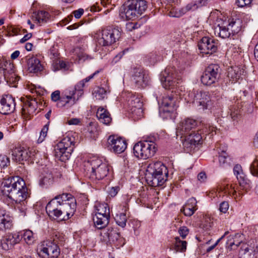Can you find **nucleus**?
<instances>
[{
    "instance_id": "20e7f679",
    "label": "nucleus",
    "mask_w": 258,
    "mask_h": 258,
    "mask_svg": "<svg viewBox=\"0 0 258 258\" xmlns=\"http://www.w3.org/2000/svg\"><path fill=\"white\" fill-rule=\"evenodd\" d=\"M73 136L64 137L54 147V156L55 158L62 162L68 160L73 151V147L76 144Z\"/></svg>"
},
{
    "instance_id": "1a4fd4ad",
    "label": "nucleus",
    "mask_w": 258,
    "mask_h": 258,
    "mask_svg": "<svg viewBox=\"0 0 258 258\" xmlns=\"http://www.w3.org/2000/svg\"><path fill=\"white\" fill-rule=\"evenodd\" d=\"M189 95L191 97H194L192 102L198 109L205 110L212 108L214 101L212 100L209 92L193 90Z\"/></svg>"
},
{
    "instance_id": "6e6d98bb",
    "label": "nucleus",
    "mask_w": 258,
    "mask_h": 258,
    "mask_svg": "<svg viewBox=\"0 0 258 258\" xmlns=\"http://www.w3.org/2000/svg\"><path fill=\"white\" fill-rule=\"evenodd\" d=\"M10 159L5 155H0V166L2 168L7 167L10 165Z\"/></svg>"
},
{
    "instance_id": "774afa93",
    "label": "nucleus",
    "mask_w": 258,
    "mask_h": 258,
    "mask_svg": "<svg viewBox=\"0 0 258 258\" xmlns=\"http://www.w3.org/2000/svg\"><path fill=\"white\" fill-rule=\"evenodd\" d=\"M249 247L251 248V250L253 251L255 255L258 253V240L252 241L249 244Z\"/></svg>"
},
{
    "instance_id": "393cba45",
    "label": "nucleus",
    "mask_w": 258,
    "mask_h": 258,
    "mask_svg": "<svg viewBox=\"0 0 258 258\" xmlns=\"http://www.w3.org/2000/svg\"><path fill=\"white\" fill-rule=\"evenodd\" d=\"M204 135L202 136L200 133H196L195 131H191V133L184 137L183 146L186 148V151L188 152V149H192L196 145L202 143V140Z\"/></svg>"
},
{
    "instance_id": "f257e3e1",
    "label": "nucleus",
    "mask_w": 258,
    "mask_h": 258,
    "mask_svg": "<svg viewBox=\"0 0 258 258\" xmlns=\"http://www.w3.org/2000/svg\"><path fill=\"white\" fill-rule=\"evenodd\" d=\"M3 195L8 197L18 204L17 208L22 216L26 215L25 200L28 196L24 180L19 176L11 177L5 179L1 186Z\"/></svg>"
},
{
    "instance_id": "39448f33",
    "label": "nucleus",
    "mask_w": 258,
    "mask_h": 258,
    "mask_svg": "<svg viewBox=\"0 0 258 258\" xmlns=\"http://www.w3.org/2000/svg\"><path fill=\"white\" fill-rule=\"evenodd\" d=\"M120 32L117 28L107 27L96 34L95 36L97 45L109 46L118 40Z\"/></svg>"
},
{
    "instance_id": "c9c22d12",
    "label": "nucleus",
    "mask_w": 258,
    "mask_h": 258,
    "mask_svg": "<svg viewBox=\"0 0 258 258\" xmlns=\"http://www.w3.org/2000/svg\"><path fill=\"white\" fill-rule=\"evenodd\" d=\"M240 258H254L255 254L249 244H243L239 251Z\"/></svg>"
},
{
    "instance_id": "49530a36",
    "label": "nucleus",
    "mask_w": 258,
    "mask_h": 258,
    "mask_svg": "<svg viewBox=\"0 0 258 258\" xmlns=\"http://www.w3.org/2000/svg\"><path fill=\"white\" fill-rule=\"evenodd\" d=\"M36 102L33 101H28L25 104V108H23V112L25 113V110L27 109V112L29 114H32L34 112L36 109Z\"/></svg>"
},
{
    "instance_id": "09e8293b",
    "label": "nucleus",
    "mask_w": 258,
    "mask_h": 258,
    "mask_svg": "<svg viewBox=\"0 0 258 258\" xmlns=\"http://www.w3.org/2000/svg\"><path fill=\"white\" fill-rule=\"evenodd\" d=\"M160 56H159L156 52H151L146 56L147 59L151 64H155L160 60Z\"/></svg>"
},
{
    "instance_id": "cd10ccee",
    "label": "nucleus",
    "mask_w": 258,
    "mask_h": 258,
    "mask_svg": "<svg viewBox=\"0 0 258 258\" xmlns=\"http://www.w3.org/2000/svg\"><path fill=\"white\" fill-rule=\"evenodd\" d=\"M244 73V70L238 66H232L228 68L227 77L231 84L236 83Z\"/></svg>"
},
{
    "instance_id": "2f4dec72",
    "label": "nucleus",
    "mask_w": 258,
    "mask_h": 258,
    "mask_svg": "<svg viewBox=\"0 0 258 258\" xmlns=\"http://www.w3.org/2000/svg\"><path fill=\"white\" fill-rule=\"evenodd\" d=\"M110 215L95 214L93 217V221L95 226L98 229L105 228L109 223Z\"/></svg>"
},
{
    "instance_id": "bf43d9fd",
    "label": "nucleus",
    "mask_w": 258,
    "mask_h": 258,
    "mask_svg": "<svg viewBox=\"0 0 258 258\" xmlns=\"http://www.w3.org/2000/svg\"><path fill=\"white\" fill-rule=\"evenodd\" d=\"M240 114V110L235 107H232L230 109V116L233 120H236L238 118Z\"/></svg>"
},
{
    "instance_id": "5701e85b",
    "label": "nucleus",
    "mask_w": 258,
    "mask_h": 258,
    "mask_svg": "<svg viewBox=\"0 0 258 258\" xmlns=\"http://www.w3.org/2000/svg\"><path fill=\"white\" fill-rule=\"evenodd\" d=\"M0 70L3 71L5 79L8 82L17 81L14 65L10 61L2 60L0 64Z\"/></svg>"
},
{
    "instance_id": "338daca9",
    "label": "nucleus",
    "mask_w": 258,
    "mask_h": 258,
    "mask_svg": "<svg viewBox=\"0 0 258 258\" xmlns=\"http://www.w3.org/2000/svg\"><path fill=\"white\" fill-rule=\"evenodd\" d=\"M119 190L118 186L111 187L109 188L108 190V195L111 197H114L118 193Z\"/></svg>"
},
{
    "instance_id": "052dcab7",
    "label": "nucleus",
    "mask_w": 258,
    "mask_h": 258,
    "mask_svg": "<svg viewBox=\"0 0 258 258\" xmlns=\"http://www.w3.org/2000/svg\"><path fill=\"white\" fill-rule=\"evenodd\" d=\"M139 27L140 25L136 22H128L126 24V29L128 31H132Z\"/></svg>"
},
{
    "instance_id": "4be33fe9",
    "label": "nucleus",
    "mask_w": 258,
    "mask_h": 258,
    "mask_svg": "<svg viewBox=\"0 0 258 258\" xmlns=\"http://www.w3.org/2000/svg\"><path fill=\"white\" fill-rule=\"evenodd\" d=\"M0 70L3 71L5 79L8 82L17 81L14 65L10 61L2 60L0 64Z\"/></svg>"
},
{
    "instance_id": "ea45409f",
    "label": "nucleus",
    "mask_w": 258,
    "mask_h": 258,
    "mask_svg": "<svg viewBox=\"0 0 258 258\" xmlns=\"http://www.w3.org/2000/svg\"><path fill=\"white\" fill-rule=\"evenodd\" d=\"M22 238L28 244L33 243L35 240L33 232L30 230H24L22 231Z\"/></svg>"
},
{
    "instance_id": "a211bd4d",
    "label": "nucleus",
    "mask_w": 258,
    "mask_h": 258,
    "mask_svg": "<svg viewBox=\"0 0 258 258\" xmlns=\"http://www.w3.org/2000/svg\"><path fill=\"white\" fill-rule=\"evenodd\" d=\"M81 95V86L77 84L75 88L69 91H66L62 93L60 97L58 102H57L56 105L58 107H61L69 103L70 101L73 99V101L75 99H78L79 96Z\"/></svg>"
},
{
    "instance_id": "4468645a",
    "label": "nucleus",
    "mask_w": 258,
    "mask_h": 258,
    "mask_svg": "<svg viewBox=\"0 0 258 258\" xmlns=\"http://www.w3.org/2000/svg\"><path fill=\"white\" fill-rule=\"evenodd\" d=\"M37 151L34 148H15L12 151V159L17 162L22 163L23 161L34 160L37 155Z\"/></svg>"
},
{
    "instance_id": "b1692460",
    "label": "nucleus",
    "mask_w": 258,
    "mask_h": 258,
    "mask_svg": "<svg viewBox=\"0 0 258 258\" xmlns=\"http://www.w3.org/2000/svg\"><path fill=\"white\" fill-rule=\"evenodd\" d=\"M14 98L10 95H6L0 100V112L3 114H8L14 111L15 108Z\"/></svg>"
},
{
    "instance_id": "0eeeda50",
    "label": "nucleus",
    "mask_w": 258,
    "mask_h": 258,
    "mask_svg": "<svg viewBox=\"0 0 258 258\" xmlns=\"http://www.w3.org/2000/svg\"><path fill=\"white\" fill-rule=\"evenodd\" d=\"M156 150V144L149 140L139 142L134 145L133 148L134 155L141 159L152 157L155 154Z\"/></svg>"
},
{
    "instance_id": "dca6fc26",
    "label": "nucleus",
    "mask_w": 258,
    "mask_h": 258,
    "mask_svg": "<svg viewBox=\"0 0 258 258\" xmlns=\"http://www.w3.org/2000/svg\"><path fill=\"white\" fill-rule=\"evenodd\" d=\"M127 147L126 141L115 135L110 136L107 139V148L111 152L116 154L123 152Z\"/></svg>"
},
{
    "instance_id": "423d86ee",
    "label": "nucleus",
    "mask_w": 258,
    "mask_h": 258,
    "mask_svg": "<svg viewBox=\"0 0 258 258\" xmlns=\"http://www.w3.org/2000/svg\"><path fill=\"white\" fill-rule=\"evenodd\" d=\"M147 5L144 0L129 1L123 10V14L125 19L135 20L147 10Z\"/></svg>"
},
{
    "instance_id": "69168bd1",
    "label": "nucleus",
    "mask_w": 258,
    "mask_h": 258,
    "mask_svg": "<svg viewBox=\"0 0 258 258\" xmlns=\"http://www.w3.org/2000/svg\"><path fill=\"white\" fill-rule=\"evenodd\" d=\"M253 0H236V4L239 7H244L250 5Z\"/></svg>"
},
{
    "instance_id": "7ed1b4c3",
    "label": "nucleus",
    "mask_w": 258,
    "mask_h": 258,
    "mask_svg": "<svg viewBox=\"0 0 258 258\" xmlns=\"http://www.w3.org/2000/svg\"><path fill=\"white\" fill-rule=\"evenodd\" d=\"M166 167L161 162H153L148 164L145 178L148 183L152 186H161L167 178Z\"/></svg>"
},
{
    "instance_id": "e2e57ef3",
    "label": "nucleus",
    "mask_w": 258,
    "mask_h": 258,
    "mask_svg": "<svg viewBox=\"0 0 258 258\" xmlns=\"http://www.w3.org/2000/svg\"><path fill=\"white\" fill-rule=\"evenodd\" d=\"M229 205L228 202L223 201L219 205V210L223 213H226L229 209Z\"/></svg>"
},
{
    "instance_id": "6ab92c4d",
    "label": "nucleus",
    "mask_w": 258,
    "mask_h": 258,
    "mask_svg": "<svg viewBox=\"0 0 258 258\" xmlns=\"http://www.w3.org/2000/svg\"><path fill=\"white\" fill-rule=\"evenodd\" d=\"M197 121L192 118H186L179 123L177 130V136H180L181 138H184L191 133L192 130L197 125Z\"/></svg>"
},
{
    "instance_id": "a19ab883",
    "label": "nucleus",
    "mask_w": 258,
    "mask_h": 258,
    "mask_svg": "<svg viewBox=\"0 0 258 258\" xmlns=\"http://www.w3.org/2000/svg\"><path fill=\"white\" fill-rule=\"evenodd\" d=\"M175 249L176 251L183 252L186 249L187 242L185 240H181L178 237L175 238Z\"/></svg>"
},
{
    "instance_id": "c03bdc74",
    "label": "nucleus",
    "mask_w": 258,
    "mask_h": 258,
    "mask_svg": "<svg viewBox=\"0 0 258 258\" xmlns=\"http://www.w3.org/2000/svg\"><path fill=\"white\" fill-rule=\"evenodd\" d=\"M116 224L121 227H124L126 225L127 218L125 213H122L116 214L115 218Z\"/></svg>"
},
{
    "instance_id": "f8f14e48",
    "label": "nucleus",
    "mask_w": 258,
    "mask_h": 258,
    "mask_svg": "<svg viewBox=\"0 0 258 258\" xmlns=\"http://www.w3.org/2000/svg\"><path fill=\"white\" fill-rule=\"evenodd\" d=\"M221 75V70L218 64H211L205 70L201 76V80L203 85L211 86L219 80Z\"/></svg>"
},
{
    "instance_id": "bb28decb",
    "label": "nucleus",
    "mask_w": 258,
    "mask_h": 258,
    "mask_svg": "<svg viewBox=\"0 0 258 258\" xmlns=\"http://www.w3.org/2000/svg\"><path fill=\"white\" fill-rule=\"evenodd\" d=\"M197 201L195 198H189L184 205L180 211L186 216H192L198 209Z\"/></svg>"
},
{
    "instance_id": "473e14b6",
    "label": "nucleus",
    "mask_w": 258,
    "mask_h": 258,
    "mask_svg": "<svg viewBox=\"0 0 258 258\" xmlns=\"http://www.w3.org/2000/svg\"><path fill=\"white\" fill-rule=\"evenodd\" d=\"M12 226L10 217L6 214L4 211H0V229L4 230L9 229Z\"/></svg>"
},
{
    "instance_id": "79ce46f5",
    "label": "nucleus",
    "mask_w": 258,
    "mask_h": 258,
    "mask_svg": "<svg viewBox=\"0 0 258 258\" xmlns=\"http://www.w3.org/2000/svg\"><path fill=\"white\" fill-rule=\"evenodd\" d=\"M218 27V35L222 38H228L231 33L229 27L227 25H219Z\"/></svg>"
},
{
    "instance_id": "a878e982",
    "label": "nucleus",
    "mask_w": 258,
    "mask_h": 258,
    "mask_svg": "<svg viewBox=\"0 0 258 258\" xmlns=\"http://www.w3.org/2000/svg\"><path fill=\"white\" fill-rule=\"evenodd\" d=\"M97 125L95 121H91L84 128L82 134L85 138L95 140L98 138L99 133Z\"/></svg>"
},
{
    "instance_id": "ddd939ff",
    "label": "nucleus",
    "mask_w": 258,
    "mask_h": 258,
    "mask_svg": "<svg viewBox=\"0 0 258 258\" xmlns=\"http://www.w3.org/2000/svg\"><path fill=\"white\" fill-rule=\"evenodd\" d=\"M60 253L59 245L52 240L44 241L40 245L39 254L42 258H58Z\"/></svg>"
},
{
    "instance_id": "e433bc0d",
    "label": "nucleus",
    "mask_w": 258,
    "mask_h": 258,
    "mask_svg": "<svg viewBox=\"0 0 258 258\" xmlns=\"http://www.w3.org/2000/svg\"><path fill=\"white\" fill-rule=\"evenodd\" d=\"M95 214L110 215L109 207L106 203L97 202L95 204Z\"/></svg>"
},
{
    "instance_id": "c756f323",
    "label": "nucleus",
    "mask_w": 258,
    "mask_h": 258,
    "mask_svg": "<svg viewBox=\"0 0 258 258\" xmlns=\"http://www.w3.org/2000/svg\"><path fill=\"white\" fill-rule=\"evenodd\" d=\"M96 116L100 122L106 125L109 124L112 120L110 113L104 107L100 106L98 108Z\"/></svg>"
},
{
    "instance_id": "8fccbe9b",
    "label": "nucleus",
    "mask_w": 258,
    "mask_h": 258,
    "mask_svg": "<svg viewBox=\"0 0 258 258\" xmlns=\"http://www.w3.org/2000/svg\"><path fill=\"white\" fill-rule=\"evenodd\" d=\"M228 156L225 151H223L219 156V162L220 165L222 167H225L228 165L227 158Z\"/></svg>"
},
{
    "instance_id": "603ef678",
    "label": "nucleus",
    "mask_w": 258,
    "mask_h": 258,
    "mask_svg": "<svg viewBox=\"0 0 258 258\" xmlns=\"http://www.w3.org/2000/svg\"><path fill=\"white\" fill-rule=\"evenodd\" d=\"M199 8L196 1L192 2L187 4L186 7L182 9V14L189 11H194Z\"/></svg>"
},
{
    "instance_id": "0e129e2a",
    "label": "nucleus",
    "mask_w": 258,
    "mask_h": 258,
    "mask_svg": "<svg viewBox=\"0 0 258 258\" xmlns=\"http://www.w3.org/2000/svg\"><path fill=\"white\" fill-rule=\"evenodd\" d=\"M178 233L182 239H184L189 233L188 229L185 226L180 227Z\"/></svg>"
},
{
    "instance_id": "9b49d317",
    "label": "nucleus",
    "mask_w": 258,
    "mask_h": 258,
    "mask_svg": "<svg viewBox=\"0 0 258 258\" xmlns=\"http://www.w3.org/2000/svg\"><path fill=\"white\" fill-rule=\"evenodd\" d=\"M60 201V208L64 213L66 219H69L72 216L76 209V200L70 194H62L57 196Z\"/></svg>"
},
{
    "instance_id": "13d9d810",
    "label": "nucleus",
    "mask_w": 258,
    "mask_h": 258,
    "mask_svg": "<svg viewBox=\"0 0 258 258\" xmlns=\"http://www.w3.org/2000/svg\"><path fill=\"white\" fill-rule=\"evenodd\" d=\"M82 203H83V204L85 206V208H84L83 210V213H82V214L84 215L85 213H87V205L89 204L88 196L85 193L82 194Z\"/></svg>"
},
{
    "instance_id": "37998d69",
    "label": "nucleus",
    "mask_w": 258,
    "mask_h": 258,
    "mask_svg": "<svg viewBox=\"0 0 258 258\" xmlns=\"http://www.w3.org/2000/svg\"><path fill=\"white\" fill-rule=\"evenodd\" d=\"M212 221L211 217L208 216H205L202 220L199 227L204 231H207L209 230L212 227Z\"/></svg>"
},
{
    "instance_id": "9d476101",
    "label": "nucleus",
    "mask_w": 258,
    "mask_h": 258,
    "mask_svg": "<svg viewBox=\"0 0 258 258\" xmlns=\"http://www.w3.org/2000/svg\"><path fill=\"white\" fill-rule=\"evenodd\" d=\"M180 80V76L174 67L167 68L162 73L161 82L163 87L166 89L176 87L179 84Z\"/></svg>"
},
{
    "instance_id": "4d7b16f0",
    "label": "nucleus",
    "mask_w": 258,
    "mask_h": 258,
    "mask_svg": "<svg viewBox=\"0 0 258 258\" xmlns=\"http://www.w3.org/2000/svg\"><path fill=\"white\" fill-rule=\"evenodd\" d=\"M66 241V238L64 236L60 233L56 234L53 240L52 241H54L57 244V245L62 244Z\"/></svg>"
},
{
    "instance_id": "f704fd0d",
    "label": "nucleus",
    "mask_w": 258,
    "mask_h": 258,
    "mask_svg": "<svg viewBox=\"0 0 258 258\" xmlns=\"http://www.w3.org/2000/svg\"><path fill=\"white\" fill-rule=\"evenodd\" d=\"M228 27L230 28L231 33L233 35L238 33L241 29L242 22L239 19H232L229 20Z\"/></svg>"
},
{
    "instance_id": "5fc2aeb1",
    "label": "nucleus",
    "mask_w": 258,
    "mask_h": 258,
    "mask_svg": "<svg viewBox=\"0 0 258 258\" xmlns=\"http://www.w3.org/2000/svg\"><path fill=\"white\" fill-rule=\"evenodd\" d=\"M233 172L234 174L236 175L237 179H238V177H239L240 176L243 177V176L245 175L243 173L241 166L239 164H236L235 165L233 168Z\"/></svg>"
},
{
    "instance_id": "412c9836",
    "label": "nucleus",
    "mask_w": 258,
    "mask_h": 258,
    "mask_svg": "<svg viewBox=\"0 0 258 258\" xmlns=\"http://www.w3.org/2000/svg\"><path fill=\"white\" fill-rule=\"evenodd\" d=\"M127 103L128 109L133 114L139 116L143 115V102L139 95H130Z\"/></svg>"
},
{
    "instance_id": "6e6552de",
    "label": "nucleus",
    "mask_w": 258,
    "mask_h": 258,
    "mask_svg": "<svg viewBox=\"0 0 258 258\" xmlns=\"http://www.w3.org/2000/svg\"><path fill=\"white\" fill-rule=\"evenodd\" d=\"M177 107L175 98L169 95L164 96L160 106V116L163 119H173L176 116Z\"/></svg>"
},
{
    "instance_id": "a18cd8bd",
    "label": "nucleus",
    "mask_w": 258,
    "mask_h": 258,
    "mask_svg": "<svg viewBox=\"0 0 258 258\" xmlns=\"http://www.w3.org/2000/svg\"><path fill=\"white\" fill-rule=\"evenodd\" d=\"M8 237L11 239L14 245L19 243L22 239V231L17 232L9 235Z\"/></svg>"
},
{
    "instance_id": "f03ea898",
    "label": "nucleus",
    "mask_w": 258,
    "mask_h": 258,
    "mask_svg": "<svg viewBox=\"0 0 258 258\" xmlns=\"http://www.w3.org/2000/svg\"><path fill=\"white\" fill-rule=\"evenodd\" d=\"M84 176L92 180H101L108 174L110 167L99 159L85 160L82 164Z\"/></svg>"
},
{
    "instance_id": "2eb2a0df",
    "label": "nucleus",
    "mask_w": 258,
    "mask_h": 258,
    "mask_svg": "<svg viewBox=\"0 0 258 258\" xmlns=\"http://www.w3.org/2000/svg\"><path fill=\"white\" fill-rule=\"evenodd\" d=\"M57 196L51 200L46 206V211L48 216L59 221H64L66 216L61 208H60V201Z\"/></svg>"
},
{
    "instance_id": "4c0bfd02",
    "label": "nucleus",
    "mask_w": 258,
    "mask_h": 258,
    "mask_svg": "<svg viewBox=\"0 0 258 258\" xmlns=\"http://www.w3.org/2000/svg\"><path fill=\"white\" fill-rule=\"evenodd\" d=\"M107 90L102 87H96L94 89L93 95L96 100H103L106 98Z\"/></svg>"
},
{
    "instance_id": "58836bf2",
    "label": "nucleus",
    "mask_w": 258,
    "mask_h": 258,
    "mask_svg": "<svg viewBox=\"0 0 258 258\" xmlns=\"http://www.w3.org/2000/svg\"><path fill=\"white\" fill-rule=\"evenodd\" d=\"M237 180L241 189L247 191L251 188V182L246 175L238 177Z\"/></svg>"
},
{
    "instance_id": "72a5a7b5",
    "label": "nucleus",
    "mask_w": 258,
    "mask_h": 258,
    "mask_svg": "<svg viewBox=\"0 0 258 258\" xmlns=\"http://www.w3.org/2000/svg\"><path fill=\"white\" fill-rule=\"evenodd\" d=\"M49 14L45 11H41L38 12L33 13L32 16V19L35 22L41 24L46 22L49 19Z\"/></svg>"
},
{
    "instance_id": "864d4df0",
    "label": "nucleus",
    "mask_w": 258,
    "mask_h": 258,
    "mask_svg": "<svg viewBox=\"0 0 258 258\" xmlns=\"http://www.w3.org/2000/svg\"><path fill=\"white\" fill-rule=\"evenodd\" d=\"M250 170L251 174L258 177V159H256L250 165Z\"/></svg>"
},
{
    "instance_id": "f3484780",
    "label": "nucleus",
    "mask_w": 258,
    "mask_h": 258,
    "mask_svg": "<svg viewBox=\"0 0 258 258\" xmlns=\"http://www.w3.org/2000/svg\"><path fill=\"white\" fill-rule=\"evenodd\" d=\"M132 81L136 87L140 89L144 88L149 82L148 73L143 69H135L132 75Z\"/></svg>"
},
{
    "instance_id": "c85d7f7f",
    "label": "nucleus",
    "mask_w": 258,
    "mask_h": 258,
    "mask_svg": "<svg viewBox=\"0 0 258 258\" xmlns=\"http://www.w3.org/2000/svg\"><path fill=\"white\" fill-rule=\"evenodd\" d=\"M28 70L30 73H37L43 70V66L36 56H32L27 59Z\"/></svg>"
},
{
    "instance_id": "680f3d73",
    "label": "nucleus",
    "mask_w": 258,
    "mask_h": 258,
    "mask_svg": "<svg viewBox=\"0 0 258 258\" xmlns=\"http://www.w3.org/2000/svg\"><path fill=\"white\" fill-rule=\"evenodd\" d=\"M205 132L209 134H211V136L214 135V133L216 134L218 129L216 127L213 126V125L209 124L208 125L205 127Z\"/></svg>"
},
{
    "instance_id": "aec40b11",
    "label": "nucleus",
    "mask_w": 258,
    "mask_h": 258,
    "mask_svg": "<svg viewBox=\"0 0 258 258\" xmlns=\"http://www.w3.org/2000/svg\"><path fill=\"white\" fill-rule=\"evenodd\" d=\"M217 42L213 38L204 37L198 43V47L201 53L211 54L217 49Z\"/></svg>"
},
{
    "instance_id": "de8ad7c7",
    "label": "nucleus",
    "mask_w": 258,
    "mask_h": 258,
    "mask_svg": "<svg viewBox=\"0 0 258 258\" xmlns=\"http://www.w3.org/2000/svg\"><path fill=\"white\" fill-rule=\"evenodd\" d=\"M1 247L5 250H8L14 245L8 236L1 241Z\"/></svg>"
},
{
    "instance_id": "3c124183",
    "label": "nucleus",
    "mask_w": 258,
    "mask_h": 258,
    "mask_svg": "<svg viewBox=\"0 0 258 258\" xmlns=\"http://www.w3.org/2000/svg\"><path fill=\"white\" fill-rule=\"evenodd\" d=\"M48 127L49 124L47 123L45 124L42 128L37 141L38 143H41L44 140L45 137L47 136V132L48 131Z\"/></svg>"
},
{
    "instance_id": "7c9ffc66",
    "label": "nucleus",
    "mask_w": 258,
    "mask_h": 258,
    "mask_svg": "<svg viewBox=\"0 0 258 258\" xmlns=\"http://www.w3.org/2000/svg\"><path fill=\"white\" fill-rule=\"evenodd\" d=\"M242 242V236L239 234L230 235L228 237L226 247L230 250H235Z\"/></svg>"
}]
</instances>
